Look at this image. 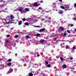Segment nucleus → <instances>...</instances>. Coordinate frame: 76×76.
I'll use <instances>...</instances> for the list:
<instances>
[{
	"instance_id": "nucleus-1",
	"label": "nucleus",
	"mask_w": 76,
	"mask_h": 76,
	"mask_svg": "<svg viewBox=\"0 0 76 76\" xmlns=\"http://www.w3.org/2000/svg\"><path fill=\"white\" fill-rule=\"evenodd\" d=\"M36 36H37V37H42L41 34H40L39 33H37L36 34Z\"/></svg>"
},
{
	"instance_id": "nucleus-2",
	"label": "nucleus",
	"mask_w": 76,
	"mask_h": 76,
	"mask_svg": "<svg viewBox=\"0 0 76 76\" xmlns=\"http://www.w3.org/2000/svg\"><path fill=\"white\" fill-rule=\"evenodd\" d=\"M59 28L60 30H61V31H63L64 30V28H63L62 27H59Z\"/></svg>"
},
{
	"instance_id": "nucleus-3",
	"label": "nucleus",
	"mask_w": 76,
	"mask_h": 76,
	"mask_svg": "<svg viewBox=\"0 0 76 76\" xmlns=\"http://www.w3.org/2000/svg\"><path fill=\"white\" fill-rule=\"evenodd\" d=\"M13 72V69H11L9 70L8 72V73H12V72Z\"/></svg>"
},
{
	"instance_id": "nucleus-4",
	"label": "nucleus",
	"mask_w": 76,
	"mask_h": 76,
	"mask_svg": "<svg viewBox=\"0 0 76 76\" xmlns=\"http://www.w3.org/2000/svg\"><path fill=\"white\" fill-rule=\"evenodd\" d=\"M43 31H44V28H43L39 30V32H42Z\"/></svg>"
},
{
	"instance_id": "nucleus-5",
	"label": "nucleus",
	"mask_w": 76,
	"mask_h": 76,
	"mask_svg": "<svg viewBox=\"0 0 76 76\" xmlns=\"http://www.w3.org/2000/svg\"><path fill=\"white\" fill-rule=\"evenodd\" d=\"M58 13H59V14H62V13H63V11L61 10H60L59 11Z\"/></svg>"
},
{
	"instance_id": "nucleus-6",
	"label": "nucleus",
	"mask_w": 76,
	"mask_h": 76,
	"mask_svg": "<svg viewBox=\"0 0 76 76\" xmlns=\"http://www.w3.org/2000/svg\"><path fill=\"white\" fill-rule=\"evenodd\" d=\"M18 10L19 12H21V11H22V10H23V8H22V7H20Z\"/></svg>"
},
{
	"instance_id": "nucleus-7",
	"label": "nucleus",
	"mask_w": 76,
	"mask_h": 76,
	"mask_svg": "<svg viewBox=\"0 0 76 76\" xmlns=\"http://www.w3.org/2000/svg\"><path fill=\"white\" fill-rule=\"evenodd\" d=\"M10 17L11 18L10 19H13L15 18V17L12 15L10 16Z\"/></svg>"
},
{
	"instance_id": "nucleus-8",
	"label": "nucleus",
	"mask_w": 76,
	"mask_h": 76,
	"mask_svg": "<svg viewBox=\"0 0 76 76\" xmlns=\"http://www.w3.org/2000/svg\"><path fill=\"white\" fill-rule=\"evenodd\" d=\"M62 67L64 69H66V68H67V66H66L65 64L63 65Z\"/></svg>"
},
{
	"instance_id": "nucleus-9",
	"label": "nucleus",
	"mask_w": 76,
	"mask_h": 76,
	"mask_svg": "<svg viewBox=\"0 0 76 76\" xmlns=\"http://www.w3.org/2000/svg\"><path fill=\"white\" fill-rule=\"evenodd\" d=\"M34 6L37 7V2H35L33 4Z\"/></svg>"
},
{
	"instance_id": "nucleus-10",
	"label": "nucleus",
	"mask_w": 76,
	"mask_h": 76,
	"mask_svg": "<svg viewBox=\"0 0 76 76\" xmlns=\"http://www.w3.org/2000/svg\"><path fill=\"white\" fill-rule=\"evenodd\" d=\"M29 76H33V74L32 72H30L29 74Z\"/></svg>"
},
{
	"instance_id": "nucleus-11",
	"label": "nucleus",
	"mask_w": 76,
	"mask_h": 76,
	"mask_svg": "<svg viewBox=\"0 0 76 76\" xmlns=\"http://www.w3.org/2000/svg\"><path fill=\"white\" fill-rule=\"evenodd\" d=\"M24 25H26L27 26H28L29 24V23L28 22H26L24 23Z\"/></svg>"
},
{
	"instance_id": "nucleus-12",
	"label": "nucleus",
	"mask_w": 76,
	"mask_h": 76,
	"mask_svg": "<svg viewBox=\"0 0 76 76\" xmlns=\"http://www.w3.org/2000/svg\"><path fill=\"white\" fill-rule=\"evenodd\" d=\"M40 42H45V40H44V39H41L40 40Z\"/></svg>"
},
{
	"instance_id": "nucleus-13",
	"label": "nucleus",
	"mask_w": 76,
	"mask_h": 76,
	"mask_svg": "<svg viewBox=\"0 0 76 76\" xmlns=\"http://www.w3.org/2000/svg\"><path fill=\"white\" fill-rule=\"evenodd\" d=\"M60 7L61 8V9H64V8H65V7L63 6H61Z\"/></svg>"
},
{
	"instance_id": "nucleus-14",
	"label": "nucleus",
	"mask_w": 76,
	"mask_h": 76,
	"mask_svg": "<svg viewBox=\"0 0 76 76\" xmlns=\"http://www.w3.org/2000/svg\"><path fill=\"white\" fill-rule=\"evenodd\" d=\"M25 10L26 12H28L29 10L28 8H26L25 9Z\"/></svg>"
},
{
	"instance_id": "nucleus-15",
	"label": "nucleus",
	"mask_w": 76,
	"mask_h": 76,
	"mask_svg": "<svg viewBox=\"0 0 76 76\" xmlns=\"http://www.w3.org/2000/svg\"><path fill=\"white\" fill-rule=\"evenodd\" d=\"M64 37H66V33L64 32Z\"/></svg>"
},
{
	"instance_id": "nucleus-16",
	"label": "nucleus",
	"mask_w": 76,
	"mask_h": 76,
	"mask_svg": "<svg viewBox=\"0 0 76 76\" xmlns=\"http://www.w3.org/2000/svg\"><path fill=\"white\" fill-rule=\"evenodd\" d=\"M12 63L11 62H9L7 64V66H10L11 64Z\"/></svg>"
},
{
	"instance_id": "nucleus-17",
	"label": "nucleus",
	"mask_w": 76,
	"mask_h": 76,
	"mask_svg": "<svg viewBox=\"0 0 76 76\" xmlns=\"http://www.w3.org/2000/svg\"><path fill=\"white\" fill-rule=\"evenodd\" d=\"M56 4H54V5L53 6V7L54 8H56Z\"/></svg>"
},
{
	"instance_id": "nucleus-18",
	"label": "nucleus",
	"mask_w": 76,
	"mask_h": 76,
	"mask_svg": "<svg viewBox=\"0 0 76 76\" xmlns=\"http://www.w3.org/2000/svg\"><path fill=\"white\" fill-rule=\"evenodd\" d=\"M18 25H22V22H18Z\"/></svg>"
},
{
	"instance_id": "nucleus-19",
	"label": "nucleus",
	"mask_w": 76,
	"mask_h": 76,
	"mask_svg": "<svg viewBox=\"0 0 76 76\" xmlns=\"http://www.w3.org/2000/svg\"><path fill=\"white\" fill-rule=\"evenodd\" d=\"M26 38L27 39H28V38H29V36H26Z\"/></svg>"
},
{
	"instance_id": "nucleus-20",
	"label": "nucleus",
	"mask_w": 76,
	"mask_h": 76,
	"mask_svg": "<svg viewBox=\"0 0 76 76\" xmlns=\"http://www.w3.org/2000/svg\"><path fill=\"white\" fill-rule=\"evenodd\" d=\"M8 61L9 62H10L11 61H12V59H9L8 60Z\"/></svg>"
},
{
	"instance_id": "nucleus-21",
	"label": "nucleus",
	"mask_w": 76,
	"mask_h": 76,
	"mask_svg": "<svg viewBox=\"0 0 76 76\" xmlns=\"http://www.w3.org/2000/svg\"><path fill=\"white\" fill-rule=\"evenodd\" d=\"M67 32L68 33H69V34H70V33H71V32H70V31L69 30H67Z\"/></svg>"
},
{
	"instance_id": "nucleus-22",
	"label": "nucleus",
	"mask_w": 76,
	"mask_h": 76,
	"mask_svg": "<svg viewBox=\"0 0 76 76\" xmlns=\"http://www.w3.org/2000/svg\"><path fill=\"white\" fill-rule=\"evenodd\" d=\"M47 67H51V65H50V64H48L47 66Z\"/></svg>"
},
{
	"instance_id": "nucleus-23",
	"label": "nucleus",
	"mask_w": 76,
	"mask_h": 76,
	"mask_svg": "<svg viewBox=\"0 0 76 76\" xmlns=\"http://www.w3.org/2000/svg\"><path fill=\"white\" fill-rule=\"evenodd\" d=\"M46 19H47L48 20V19H49V17H48V16H46Z\"/></svg>"
},
{
	"instance_id": "nucleus-24",
	"label": "nucleus",
	"mask_w": 76,
	"mask_h": 76,
	"mask_svg": "<svg viewBox=\"0 0 76 76\" xmlns=\"http://www.w3.org/2000/svg\"><path fill=\"white\" fill-rule=\"evenodd\" d=\"M60 59H61V60L62 61H63V58L61 57Z\"/></svg>"
},
{
	"instance_id": "nucleus-25",
	"label": "nucleus",
	"mask_w": 76,
	"mask_h": 76,
	"mask_svg": "<svg viewBox=\"0 0 76 76\" xmlns=\"http://www.w3.org/2000/svg\"><path fill=\"white\" fill-rule=\"evenodd\" d=\"M15 37L16 38H18V35L17 34L15 35Z\"/></svg>"
},
{
	"instance_id": "nucleus-26",
	"label": "nucleus",
	"mask_w": 76,
	"mask_h": 76,
	"mask_svg": "<svg viewBox=\"0 0 76 76\" xmlns=\"http://www.w3.org/2000/svg\"><path fill=\"white\" fill-rule=\"evenodd\" d=\"M66 49H68V48H69V46H66Z\"/></svg>"
},
{
	"instance_id": "nucleus-27",
	"label": "nucleus",
	"mask_w": 76,
	"mask_h": 76,
	"mask_svg": "<svg viewBox=\"0 0 76 76\" xmlns=\"http://www.w3.org/2000/svg\"><path fill=\"white\" fill-rule=\"evenodd\" d=\"M23 21H25V20H26V19H25V18H23Z\"/></svg>"
},
{
	"instance_id": "nucleus-28",
	"label": "nucleus",
	"mask_w": 76,
	"mask_h": 76,
	"mask_svg": "<svg viewBox=\"0 0 76 76\" xmlns=\"http://www.w3.org/2000/svg\"><path fill=\"white\" fill-rule=\"evenodd\" d=\"M5 42H7V43H8V42H9V41L8 40H6L5 41Z\"/></svg>"
},
{
	"instance_id": "nucleus-29",
	"label": "nucleus",
	"mask_w": 76,
	"mask_h": 76,
	"mask_svg": "<svg viewBox=\"0 0 76 76\" xmlns=\"http://www.w3.org/2000/svg\"><path fill=\"white\" fill-rule=\"evenodd\" d=\"M73 59V57H71L70 58V60H72Z\"/></svg>"
},
{
	"instance_id": "nucleus-30",
	"label": "nucleus",
	"mask_w": 76,
	"mask_h": 76,
	"mask_svg": "<svg viewBox=\"0 0 76 76\" xmlns=\"http://www.w3.org/2000/svg\"><path fill=\"white\" fill-rule=\"evenodd\" d=\"M10 35L8 34L7 35V37H10Z\"/></svg>"
},
{
	"instance_id": "nucleus-31",
	"label": "nucleus",
	"mask_w": 76,
	"mask_h": 76,
	"mask_svg": "<svg viewBox=\"0 0 76 76\" xmlns=\"http://www.w3.org/2000/svg\"><path fill=\"white\" fill-rule=\"evenodd\" d=\"M56 39H57V38H54L53 39V40L54 41H56Z\"/></svg>"
},
{
	"instance_id": "nucleus-32",
	"label": "nucleus",
	"mask_w": 76,
	"mask_h": 76,
	"mask_svg": "<svg viewBox=\"0 0 76 76\" xmlns=\"http://www.w3.org/2000/svg\"><path fill=\"white\" fill-rule=\"evenodd\" d=\"M73 20H76V18H73Z\"/></svg>"
},
{
	"instance_id": "nucleus-33",
	"label": "nucleus",
	"mask_w": 76,
	"mask_h": 76,
	"mask_svg": "<svg viewBox=\"0 0 76 76\" xmlns=\"http://www.w3.org/2000/svg\"><path fill=\"white\" fill-rule=\"evenodd\" d=\"M72 49L73 50H75V49H76V48H75V47H73Z\"/></svg>"
},
{
	"instance_id": "nucleus-34",
	"label": "nucleus",
	"mask_w": 76,
	"mask_h": 76,
	"mask_svg": "<svg viewBox=\"0 0 76 76\" xmlns=\"http://www.w3.org/2000/svg\"><path fill=\"white\" fill-rule=\"evenodd\" d=\"M46 64H48V61H47L46 62Z\"/></svg>"
},
{
	"instance_id": "nucleus-35",
	"label": "nucleus",
	"mask_w": 76,
	"mask_h": 76,
	"mask_svg": "<svg viewBox=\"0 0 76 76\" xmlns=\"http://www.w3.org/2000/svg\"><path fill=\"white\" fill-rule=\"evenodd\" d=\"M44 73H42L41 75L42 76H44Z\"/></svg>"
},
{
	"instance_id": "nucleus-36",
	"label": "nucleus",
	"mask_w": 76,
	"mask_h": 76,
	"mask_svg": "<svg viewBox=\"0 0 76 76\" xmlns=\"http://www.w3.org/2000/svg\"><path fill=\"white\" fill-rule=\"evenodd\" d=\"M74 7H76V3L74 4Z\"/></svg>"
},
{
	"instance_id": "nucleus-37",
	"label": "nucleus",
	"mask_w": 76,
	"mask_h": 76,
	"mask_svg": "<svg viewBox=\"0 0 76 76\" xmlns=\"http://www.w3.org/2000/svg\"><path fill=\"white\" fill-rule=\"evenodd\" d=\"M72 26H73V24H71V27H72Z\"/></svg>"
},
{
	"instance_id": "nucleus-38",
	"label": "nucleus",
	"mask_w": 76,
	"mask_h": 76,
	"mask_svg": "<svg viewBox=\"0 0 76 76\" xmlns=\"http://www.w3.org/2000/svg\"><path fill=\"white\" fill-rule=\"evenodd\" d=\"M16 0H12V1H13V2H15V1H16Z\"/></svg>"
},
{
	"instance_id": "nucleus-39",
	"label": "nucleus",
	"mask_w": 76,
	"mask_h": 76,
	"mask_svg": "<svg viewBox=\"0 0 76 76\" xmlns=\"http://www.w3.org/2000/svg\"><path fill=\"white\" fill-rule=\"evenodd\" d=\"M40 2L41 3H43V1H41Z\"/></svg>"
},
{
	"instance_id": "nucleus-40",
	"label": "nucleus",
	"mask_w": 76,
	"mask_h": 76,
	"mask_svg": "<svg viewBox=\"0 0 76 76\" xmlns=\"http://www.w3.org/2000/svg\"><path fill=\"white\" fill-rule=\"evenodd\" d=\"M64 9L65 11H67V10L66 9L64 8Z\"/></svg>"
},
{
	"instance_id": "nucleus-41",
	"label": "nucleus",
	"mask_w": 76,
	"mask_h": 76,
	"mask_svg": "<svg viewBox=\"0 0 76 76\" xmlns=\"http://www.w3.org/2000/svg\"><path fill=\"white\" fill-rule=\"evenodd\" d=\"M10 23H13V22H10Z\"/></svg>"
},
{
	"instance_id": "nucleus-42",
	"label": "nucleus",
	"mask_w": 76,
	"mask_h": 76,
	"mask_svg": "<svg viewBox=\"0 0 76 76\" xmlns=\"http://www.w3.org/2000/svg\"><path fill=\"white\" fill-rule=\"evenodd\" d=\"M37 57H39V54H37Z\"/></svg>"
},
{
	"instance_id": "nucleus-43",
	"label": "nucleus",
	"mask_w": 76,
	"mask_h": 76,
	"mask_svg": "<svg viewBox=\"0 0 76 76\" xmlns=\"http://www.w3.org/2000/svg\"><path fill=\"white\" fill-rule=\"evenodd\" d=\"M39 6V4H38V3H37V6Z\"/></svg>"
},
{
	"instance_id": "nucleus-44",
	"label": "nucleus",
	"mask_w": 76,
	"mask_h": 76,
	"mask_svg": "<svg viewBox=\"0 0 76 76\" xmlns=\"http://www.w3.org/2000/svg\"><path fill=\"white\" fill-rule=\"evenodd\" d=\"M50 19H51V18H50V17H49L48 20H50Z\"/></svg>"
},
{
	"instance_id": "nucleus-45",
	"label": "nucleus",
	"mask_w": 76,
	"mask_h": 76,
	"mask_svg": "<svg viewBox=\"0 0 76 76\" xmlns=\"http://www.w3.org/2000/svg\"><path fill=\"white\" fill-rule=\"evenodd\" d=\"M39 9H42V8L41 7H39Z\"/></svg>"
},
{
	"instance_id": "nucleus-46",
	"label": "nucleus",
	"mask_w": 76,
	"mask_h": 76,
	"mask_svg": "<svg viewBox=\"0 0 76 76\" xmlns=\"http://www.w3.org/2000/svg\"><path fill=\"white\" fill-rule=\"evenodd\" d=\"M33 41H35V39H33Z\"/></svg>"
},
{
	"instance_id": "nucleus-47",
	"label": "nucleus",
	"mask_w": 76,
	"mask_h": 76,
	"mask_svg": "<svg viewBox=\"0 0 76 76\" xmlns=\"http://www.w3.org/2000/svg\"><path fill=\"white\" fill-rule=\"evenodd\" d=\"M9 23H10V22H8L7 23V24H9Z\"/></svg>"
},
{
	"instance_id": "nucleus-48",
	"label": "nucleus",
	"mask_w": 76,
	"mask_h": 76,
	"mask_svg": "<svg viewBox=\"0 0 76 76\" xmlns=\"http://www.w3.org/2000/svg\"><path fill=\"white\" fill-rule=\"evenodd\" d=\"M37 27L38 28H40V26H37Z\"/></svg>"
},
{
	"instance_id": "nucleus-49",
	"label": "nucleus",
	"mask_w": 76,
	"mask_h": 76,
	"mask_svg": "<svg viewBox=\"0 0 76 76\" xmlns=\"http://www.w3.org/2000/svg\"><path fill=\"white\" fill-rule=\"evenodd\" d=\"M59 1H62V0H59Z\"/></svg>"
},
{
	"instance_id": "nucleus-50",
	"label": "nucleus",
	"mask_w": 76,
	"mask_h": 76,
	"mask_svg": "<svg viewBox=\"0 0 76 76\" xmlns=\"http://www.w3.org/2000/svg\"><path fill=\"white\" fill-rule=\"evenodd\" d=\"M75 32H76V28L75 29Z\"/></svg>"
},
{
	"instance_id": "nucleus-51",
	"label": "nucleus",
	"mask_w": 76,
	"mask_h": 76,
	"mask_svg": "<svg viewBox=\"0 0 76 76\" xmlns=\"http://www.w3.org/2000/svg\"><path fill=\"white\" fill-rule=\"evenodd\" d=\"M38 70H39V71H40V70H41V69H38Z\"/></svg>"
},
{
	"instance_id": "nucleus-52",
	"label": "nucleus",
	"mask_w": 76,
	"mask_h": 76,
	"mask_svg": "<svg viewBox=\"0 0 76 76\" xmlns=\"http://www.w3.org/2000/svg\"><path fill=\"white\" fill-rule=\"evenodd\" d=\"M15 55L16 56H17V53H16Z\"/></svg>"
},
{
	"instance_id": "nucleus-53",
	"label": "nucleus",
	"mask_w": 76,
	"mask_h": 76,
	"mask_svg": "<svg viewBox=\"0 0 76 76\" xmlns=\"http://www.w3.org/2000/svg\"><path fill=\"white\" fill-rule=\"evenodd\" d=\"M11 29H13V28H11Z\"/></svg>"
},
{
	"instance_id": "nucleus-54",
	"label": "nucleus",
	"mask_w": 76,
	"mask_h": 76,
	"mask_svg": "<svg viewBox=\"0 0 76 76\" xmlns=\"http://www.w3.org/2000/svg\"><path fill=\"white\" fill-rule=\"evenodd\" d=\"M12 20V21H13V20Z\"/></svg>"
},
{
	"instance_id": "nucleus-55",
	"label": "nucleus",
	"mask_w": 76,
	"mask_h": 76,
	"mask_svg": "<svg viewBox=\"0 0 76 76\" xmlns=\"http://www.w3.org/2000/svg\"><path fill=\"white\" fill-rule=\"evenodd\" d=\"M3 0H0V1H2Z\"/></svg>"
},
{
	"instance_id": "nucleus-56",
	"label": "nucleus",
	"mask_w": 76,
	"mask_h": 76,
	"mask_svg": "<svg viewBox=\"0 0 76 76\" xmlns=\"http://www.w3.org/2000/svg\"><path fill=\"white\" fill-rule=\"evenodd\" d=\"M57 70V69H56V70Z\"/></svg>"
},
{
	"instance_id": "nucleus-57",
	"label": "nucleus",
	"mask_w": 76,
	"mask_h": 76,
	"mask_svg": "<svg viewBox=\"0 0 76 76\" xmlns=\"http://www.w3.org/2000/svg\"><path fill=\"white\" fill-rule=\"evenodd\" d=\"M1 60V59H0V61Z\"/></svg>"
}]
</instances>
